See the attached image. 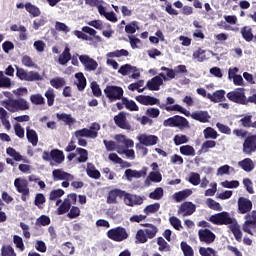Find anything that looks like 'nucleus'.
Here are the masks:
<instances>
[{"label":"nucleus","mask_w":256,"mask_h":256,"mask_svg":"<svg viewBox=\"0 0 256 256\" xmlns=\"http://www.w3.org/2000/svg\"><path fill=\"white\" fill-rule=\"evenodd\" d=\"M238 210L239 215H245V222L242 225V230L248 235H253V231L256 230V210L253 209V202L245 197L238 198Z\"/></svg>","instance_id":"1"},{"label":"nucleus","mask_w":256,"mask_h":256,"mask_svg":"<svg viewBox=\"0 0 256 256\" xmlns=\"http://www.w3.org/2000/svg\"><path fill=\"white\" fill-rule=\"evenodd\" d=\"M136 101L141 105H157L160 109H165V111H178V113H182L185 117H189V110L183 108V106L179 104H175L173 106H167L166 104H161V100L149 95H138L135 97Z\"/></svg>","instance_id":"2"},{"label":"nucleus","mask_w":256,"mask_h":256,"mask_svg":"<svg viewBox=\"0 0 256 256\" xmlns=\"http://www.w3.org/2000/svg\"><path fill=\"white\" fill-rule=\"evenodd\" d=\"M141 227H146L145 229H139L135 235V242L139 244H145L149 239H155L157 233H159V228L151 223L141 224Z\"/></svg>","instance_id":"3"},{"label":"nucleus","mask_w":256,"mask_h":256,"mask_svg":"<svg viewBox=\"0 0 256 256\" xmlns=\"http://www.w3.org/2000/svg\"><path fill=\"white\" fill-rule=\"evenodd\" d=\"M3 107L10 113H17V111H27L29 109V102L25 98H9L3 101Z\"/></svg>","instance_id":"4"},{"label":"nucleus","mask_w":256,"mask_h":256,"mask_svg":"<svg viewBox=\"0 0 256 256\" xmlns=\"http://www.w3.org/2000/svg\"><path fill=\"white\" fill-rule=\"evenodd\" d=\"M107 237L108 239H111V241L121 243L122 241H127V239H129V232H127L125 227L118 226L108 230Z\"/></svg>","instance_id":"5"},{"label":"nucleus","mask_w":256,"mask_h":256,"mask_svg":"<svg viewBox=\"0 0 256 256\" xmlns=\"http://www.w3.org/2000/svg\"><path fill=\"white\" fill-rule=\"evenodd\" d=\"M235 218H231L228 212H220L210 216L208 221L213 223V225H233L235 223Z\"/></svg>","instance_id":"6"},{"label":"nucleus","mask_w":256,"mask_h":256,"mask_svg":"<svg viewBox=\"0 0 256 256\" xmlns=\"http://www.w3.org/2000/svg\"><path fill=\"white\" fill-rule=\"evenodd\" d=\"M164 127H178L179 129L189 128V120L183 116L175 115L163 121Z\"/></svg>","instance_id":"7"},{"label":"nucleus","mask_w":256,"mask_h":256,"mask_svg":"<svg viewBox=\"0 0 256 256\" xmlns=\"http://www.w3.org/2000/svg\"><path fill=\"white\" fill-rule=\"evenodd\" d=\"M16 77L20 79V81H43V76L39 74V72L35 71H25L23 68L16 67Z\"/></svg>","instance_id":"8"},{"label":"nucleus","mask_w":256,"mask_h":256,"mask_svg":"<svg viewBox=\"0 0 256 256\" xmlns=\"http://www.w3.org/2000/svg\"><path fill=\"white\" fill-rule=\"evenodd\" d=\"M227 99L232 103H237L238 105H247V97L245 96L244 88H236L226 94Z\"/></svg>","instance_id":"9"},{"label":"nucleus","mask_w":256,"mask_h":256,"mask_svg":"<svg viewBox=\"0 0 256 256\" xmlns=\"http://www.w3.org/2000/svg\"><path fill=\"white\" fill-rule=\"evenodd\" d=\"M104 93L110 101H121L123 99V88L119 86L108 85L104 89Z\"/></svg>","instance_id":"10"},{"label":"nucleus","mask_w":256,"mask_h":256,"mask_svg":"<svg viewBox=\"0 0 256 256\" xmlns=\"http://www.w3.org/2000/svg\"><path fill=\"white\" fill-rule=\"evenodd\" d=\"M14 187L16 191L21 193L22 201H27V197H29V182L25 178H16L14 180Z\"/></svg>","instance_id":"11"},{"label":"nucleus","mask_w":256,"mask_h":256,"mask_svg":"<svg viewBox=\"0 0 256 256\" xmlns=\"http://www.w3.org/2000/svg\"><path fill=\"white\" fill-rule=\"evenodd\" d=\"M242 151L244 155H253V153H256V134L249 135L245 138Z\"/></svg>","instance_id":"12"},{"label":"nucleus","mask_w":256,"mask_h":256,"mask_svg":"<svg viewBox=\"0 0 256 256\" xmlns=\"http://www.w3.org/2000/svg\"><path fill=\"white\" fill-rule=\"evenodd\" d=\"M125 190L115 188L108 192L106 202L108 205H117L119 201L117 199H125Z\"/></svg>","instance_id":"13"},{"label":"nucleus","mask_w":256,"mask_h":256,"mask_svg":"<svg viewBox=\"0 0 256 256\" xmlns=\"http://www.w3.org/2000/svg\"><path fill=\"white\" fill-rule=\"evenodd\" d=\"M163 80L167 81V76L165 73H160L159 76H155L149 80L146 84V87L149 89V91H159L161 85H163Z\"/></svg>","instance_id":"14"},{"label":"nucleus","mask_w":256,"mask_h":256,"mask_svg":"<svg viewBox=\"0 0 256 256\" xmlns=\"http://www.w3.org/2000/svg\"><path fill=\"white\" fill-rule=\"evenodd\" d=\"M79 61L82 63L86 71H96L99 67V64L95 59L89 57V55H80Z\"/></svg>","instance_id":"15"},{"label":"nucleus","mask_w":256,"mask_h":256,"mask_svg":"<svg viewBox=\"0 0 256 256\" xmlns=\"http://www.w3.org/2000/svg\"><path fill=\"white\" fill-rule=\"evenodd\" d=\"M198 236L201 243H205L206 245H211V243H213L216 238L215 233L207 228L200 229L198 231Z\"/></svg>","instance_id":"16"},{"label":"nucleus","mask_w":256,"mask_h":256,"mask_svg":"<svg viewBox=\"0 0 256 256\" xmlns=\"http://www.w3.org/2000/svg\"><path fill=\"white\" fill-rule=\"evenodd\" d=\"M124 203L128 207H135V205H143V198L139 195L131 194L126 191L124 194Z\"/></svg>","instance_id":"17"},{"label":"nucleus","mask_w":256,"mask_h":256,"mask_svg":"<svg viewBox=\"0 0 256 256\" xmlns=\"http://www.w3.org/2000/svg\"><path fill=\"white\" fill-rule=\"evenodd\" d=\"M148 168L143 167L140 171L127 169L124 172V175L127 181H132V179H141V177H145L147 175Z\"/></svg>","instance_id":"18"},{"label":"nucleus","mask_w":256,"mask_h":256,"mask_svg":"<svg viewBox=\"0 0 256 256\" xmlns=\"http://www.w3.org/2000/svg\"><path fill=\"white\" fill-rule=\"evenodd\" d=\"M114 122L117 127L120 129H125L126 131H131V124L127 122V115L125 112H120L116 116H114Z\"/></svg>","instance_id":"19"},{"label":"nucleus","mask_w":256,"mask_h":256,"mask_svg":"<svg viewBox=\"0 0 256 256\" xmlns=\"http://www.w3.org/2000/svg\"><path fill=\"white\" fill-rule=\"evenodd\" d=\"M53 181H73L74 177L70 173L63 171L62 169H55L52 171Z\"/></svg>","instance_id":"20"},{"label":"nucleus","mask_w":256,"mask_h":256,"mask_svg":"<svg viewBox=\"0 0 256 256\" xmlns=\"http://www.w3.org/2000/svg\"><path fill=\"white\" fill-rule=\"evenodd\" d=\"M139 141L141 145H145L146 147H152L153 145H157L159 142V137L156 135H147V134H142L139 136Z\"/></svg>","instance_id":"21"},{"label":"nucleus","mask_w":256,"mask_h":256,"mask_svg":"<svg viewBox=\"0 0 256 256\" xmlns=\"http://www.w3.org/2000/svg\"><path fill=\"white\" fill-rule=\"evenodd\" d=\"M160 71H165L166 76L168 77V79H175V73H187V66L178 65L176 70H173L172 68L162 66L160 68Z\"/></svg>","instance_id":"22"},{"label":"nucleus","mask_w":256,"mask_h":256,"mask_svg":"<svg viewBox=\"0 0 256 256\" xmlns=\"http://www.w3.org/2000/svg\"><path fill=\"white\" fill-rule=\"evenodd\" d=\"M188 117H191L194 121H199V123H209V120L211 119V116L207 111H196L192 114L189 112Z\"/></svg>","instance_id":"23"},{"label":"nucleus","mask_w":256,"mask_h":256,"mask_svg":"<svg viewBox=\"0 0 256 256\" xmlns=\"http://www.w3.org/2000/svg\"><path fill=\"white\" fill-rule=\"evenodd\" d=\"M195 211V204L193 202H184L181 204L178 213H183V217H189Z\"/></svg>","instance_id":"24"},{"label":"nucleus","mask_w":256,"mask_h":256,"mask_svg":"<svg viewBox=\"0 0 256 256\" xmlns=\"http://www.w3.org/2000/svg\"><path fill=\"white\" fill-rule=\"evenodd\" d=\"M207 99H210L212 103H221L225 101V90H217L213 94L208 93Z\"/></svg>","instance_id":"25"},{"label":"nucleus","mask_w":256,"mask_h":256,"mask_svg":"<svg viewBox=\"0 0 256 256\" xmlns=\"http://www.w3.org/2000/svg\"><path fill=\"white\" fill-rule=\"evenodd\" d=\"M229 229L233 233L236 241H238V243H241L243 239V232H241V226H239L237 220H235V222L229 226Z\"/></svg>","instance_id":"26"},{"label":"nucleus","mask_w":256,"mask_h":256,"mask_svg":"<svg viewBox=\"0 0 256 256\" xmlns=\"http://www.w3.org/2000/svg\"><path fill=\"white\" fill-rule=\"evenodd\" d=\"M86 173L90 179H101V172L97 170L93 163H87Z\"/></svg>","instance_id":"27"},{"label":"nucleus","mask_w":256,"mask_h":256,"mask_svg":"<svg viewBox=\"0 0 256 256\" xmlns=\"http://www.w3.org/2000/svg\"><path fill=\"white\" fill-rule=\"evenodd\" d=\"M239 167L243 169V171H246V173H251L255 169V164L253 163V160L251 158H245L238 162Z\"/></svg>","instance_id":"28"},{"label":"nucleus","mask_w":256,"mask_h":256,"mask_svg":"<svg viewBox=\"0 0 256 256\" xmlns=\"http://www.w3.org/2000/svg\"><path fill=\"white\" fill-rule=\"evenodd\" d=\"M51 160L56 163V165H61L65 161V154L59 149L51 150Z\"/></svg>","instance_id":"29"},{"label":"nucleus","mask_w":256,"mask_h":256,"mask_svg":"<svg viewBox=\"0 0 256 256\" xmlns=\"http://www.w3.org/2000/svg\"><path fill=\"white\" fill-rule=\"evenodd\" d=\"M99 129H101V125H99V123H92V125L90 126V129L86 128V137H88L89 139H97L98 135H99Z\"/></svg>","instance_id":"30"},{"label":"nucleus","mask_w":256,"mask_h":256,"mask_svg":"<svg viewBox=\"0 0 256 256\" xmlns=\"http://www.w3.org/2000/svg\"><path fill=\"white\" fill-rule=\"evenodd\" d=\"M192 57L195 61H198V63H203L204 61H207V50L199 47L193 52Z\"/></svg>","instance_id":"31"},{"label":"nucleus","mask_w":256,"mask_h":256,"mask_svg":"<svg viewBox=\"0 0 256 256\" xmlns=\"http://www.w3.org/2000/svg\"><path fill=\"white\" fill-rule=\"evenodd\" d=\"M75 78L77 79L76 86L78 91H85V87H87V78L82 72H78L75 74Z\"/></svg>","instance_id":"32"},{"label":"nucleus","mask_w":256,"mask_h":256,"mask_svg":"<svg viewBox=\"0 0 256 256\" xmlns=\"http://www.w3.org/2000/svg\"><path fill=\"white\" fill-rule=\"evenodd\" d=\"M217 147V142L214 140H206L202 143L201 148L198 150V155L202 153H209V149H215Z\"/></svg>","instance_id":"33"},{"label":"nucleus","mask_w":256,"mask_h":256,"mask_svg":"<svg viewBox=\"0 0 256 256\" xmlns=\"http://www.w3.org/2000/svg\"><path fill=\"white\" fill-rule=\"evenodd\" d=\"M69 61H71V49L65 47L64 51L58 57V63L59 65H67Z\"/></svg>","instance_id":"34"},{"label":"nucleus","mask_w":256,"mask_h":256,"mask_svg":"<svg viewBox=\"0 0 256 256\" xmlns=\"http://www.w3.org/2000/svg\"><path fill=\"white\" fill-rule=\"evenodd\" d=\"M26 137L29 143L33 145V147H37V143H39V136L37 135V132L35 130L27 128Z\"/></svg>","instance_id":"35"},{"label":"nucleus","mask_w":256,"mask_h":256,"mask_svg":"<svg viewBox=\"0 0 256 256\" xmlns=\"http://www.w3.org/2000/svg\"><path fill=\"white\" fill-rule=\"evenodd\" d=\"M6 153L7 155H9V157H12V159H14V161H23L24 163H27V159L23 158V155H21V153L17 152V150H15V148L13 147H8L6 149Z\"/></svg>","instance_id":"36"},{"label":"nucleus","mask_w":256,"mask_h":256,"mask_svg":"<svg viewBox=\"0 0 256 256\" xmlns=\"http://www.w3.org/2000/svg\"><path fill=\"white\" fill-rule=\"evenodd\" d=\"M122 104L128 111H139V106L137 103H135L133 100H129L127 97L122 98Z\"/></svg>","instance_id":"37"},{"label":"nucleus","mask_w":256,"mask_h":256,"mask_svg":"<svg viewBox=\"0 0 256 256\" xmlns=\"http://www.w3.org/2000/svg\"><path fill=\"white\" fill-rule=\"evenodd\" d=\"M66 83L67 82L65 81V78H63V77H55L50 80V85L54 89H61V88L65 87Z\"/></svg>","instance_id":"38"},{"label":"nucleus","mask_w":256,"mask_h":256,"mask_svg":"<svg viewBox=\"0 0 256 256\" xmlns=\"http://www.w3.org/2000/svg\"><path fill=\"white\" fill-rule=\"evenodd\" d=\"M71 209V203L68 199H64L63 203L57 208V215H65V213H69Z\"/></svg>","instance_id":"39"},{"label":"nucleus","mask_w":256,"mask_h":256,"mask_svg":"<svg viewBox=\"0 0 256 256\" xmlns=\"http://www.w3.org/2000/svg\"><path fill=\"white\" fill-rule=\"evenodd\" d=\"M25 9L29 14L32 15V17H39V15H41V10L39 7L31 4V2H27L25 4Z\"/></svg>","instance_id":"40"},{"label":"nucleus","mask_w":256,"mask_h":256,"mask_svg":"<svg viewBox=\"0 0 256 256\" xmlns=\"http://www.w3.org/2000/svg\"><path fill=\"white\" fill-rule=\"evenodd\" d=\"M106 57H108L109 59H113V58H119V57H129V51L125 50V49H121V50H115L113 52H108L106 54Z\"/></svg>","instance_id":"41"},{"label":"nucleus","mask_w":256,"mask_h":256,"mask_svg":"<svg viewBox=\"0 0 256 256\" xmlns=\"http://www.w3.org/2000/svg\"><path fill=\"white\" fill-rule=\"evenodd\" d=\"M189 195H191V190L186 189L183 191L176 192L174 194V199H175L176 203H181V201H185V199H187V197H189Z\"/></svg>","instance_id":"42"},{"label":"nucleus","mask_w":256,"mask_h":256,"mask_svg":"<svg viewBox=\"0 0 256 256\" xmlns=\"http://www.w3.org/2000/svg\"><path fill=\"white\" fill-rule=\"evenodd\" d=\"M180 249L183 252L184 256H195V251H193V247H191L187 242L182 241L180 243Z\"/></svg>","instance_id":"43"},{"label":"nucleus","mask_w":256,"mask_h":256,"mask_svg":"<svg viewBox=\"0 0 256 256\" xmlns=\"http://www.w3.org/2000/svg\"><path fill=\"white\" fill-rule=\"evenodd\" d=\"M180 153L186 157H195V148L191 145H183L180 147Z\"/></svg>","instance_id":"44"},{"label":"nucleus","mask_w":256,"mask_h":256,"mask_svg":"<svg viewBox=\"0 0 256 256\" xmlns=\"http://www.w3.org/2000/svg\"><path fill=\"white\" fill-rule=\"evenodd\" d=\"M76 152L80 155L78 157V163H87L89 159V152L85 148H76Z\"/></svg>","instance_id":"45"},{"label":"nucleus","mask_w":256,"mask_h":256,"mask_svg":"<svg viewBox=\"0 0 256 256\" xmlns=\"http://www.w3.org/2000/svg\"><path fill=\"white\" fill-rule=\"evenodd\" d=\"M241 35L243 39H245V41H247L248 43L253 41V30L248 26H244L241 29Z\"/></svg>","instance_id":"46"},{"label":"nucleus","mask_w":256,"mask_h":256,"mask_svg":"<svg viewBox=\"0 0 256 256\" xmlns=\"http://www.w3.org/2000/svg\"><path fill=\"white\" fill-rule=\"evenodd\" d=\"M253 120L252 115H244L242 118L238 121L241 127H244V129H251V121Z\"/></svg>","instance_id":"47"},{"label":"nucleus","mask_w":256,"mask_h":256,"mask_svg":"<svg viewBox=\"0 0 256 256\" xmlns=\"http://www.w3.org/2000/svg\"><path fill=\"white\" fill-rule=\"evenodd\" d=\"M159 209H161V204L156 202L154 204H150V205L146 206L144 208V213H145V215L147 217V215H151L153 213H157V211H159Z\"/></svg>","instance_id":"48"},{"label":"nucleus","mask_w":256,"mask_h":256,"mask_svg":"<svg viewBox=\"0 0 256 256\" xmlns=\"http://www.w3.org/2000/svg\"><path fill=\"white\" fill-rule=\"evenodd\" d=\"M82 31H83V33H87L91 37H94L95 41H97L98 43H101V36L97 35V30H95L89 26H84V27H82Z\"/></svg>","instance_id":"49"},{"label":"nucleus","mask_w":256,"mask_h":256,"mask_svg":"<svg viewBox=\"0 0 256 256\" xmlns=\"http://www.w3.org/2000/svg\"><path fill=\"white\" fill-rule=\"evenodd\" d=\"M203 135L205 139H217V137H219L217 131L211 127L205 128L203 130Z\"/></svg>","instance_id":"50"},{"label":"nucleus","mask_w":256,"mask_h":256,"mask_svg":"<svg viewBox=\"0 0 256 256\" xmlns=\"http://www.w3.org/2000/svg\"><path fill=\"white\" fill-rule=\"evenodd\" d=\"M47 199L43 193H38L34 199V205L38 207V209H43V205H45Z\"/></svg>","instance_id":"51"},{"label":"nucleus","mask_w":256,"mask_h":256,"mask_svg":"<svg viewBox=\"0 0 256 256\" xmlns=\"http://www.w3.org/2000/svg\"><path fill=\"white\" fill-rule=\"evenodd\" d=\"M57 120L58 121H64V123H66V125H71V123H75V119H73V117L71 116V114H56Z\"/></svg>","instance_id":"52"},{"label":"nucleus","mask_w":256,"mask_h":256,"mask_svg":"<svg viewBox=\"0 0 256 256\" xmlns=\"http://www.w3.org/2000/svg\"><path fill=\"white\" fill-rule=\"evenodd\" d=\"M45 97L47 99V105L48 107H53L54 103H55V90H53V88H49L46 92H45Z\"/></svg>","instance_id":"53"},{"label":"nucleus","mask_w":256,"mask_h":256,"mask_svg":"<svg viewBox=\"0 0 256 256\" xmlns=\"http://www.w3.org/2000/svg\"><path fill=\"white\" fill-rule=\"evenodd\" d=\"M30 101L32 105H45V98L41 94H32Z\"/></svg>","instance_id":"54"},{"label":"nucleus","mask_w":256,"mask_h":256,"mask_svg":"<svg viewBox=\"0 0 256 256\" xmlns=\"http://www.w3.org/2000/svg\"><path fill=\"white\" fill-rule=\"evenodd\" d=\"M1 256H17V253L11 245H3L1 248Z\"/></svg>","instance_id":"55"},{"label":"nucleus","mask_w":256,"mask_h":256,"mask_svg":"<svg viewBox=\"0 0 256 256\" xmlns=\"http://www.w3.org/2000/svg\"><path fill=\"white\" fill-rule=\"evenodd\" d=\"M148 179H150L152 183H161V181H163V176L160 171H152L149 173Z\"/></svg>","instance_id":"56"},{"label":"nucleus","mask_w":256,"mask_h":256,"mask_svg":"<svg viewBox=\"0 0 256 256\" xmlns=\"http://www.w3.org/2000/svg\"><path fill=\"white\" fill-rule=\"evenodd\" d=\"M36 225L47 227V225H51V218H49L47 215H41L37 218Z\"/></svg>","instance_id":"57"},{"label":"nucleus","mask_w":256,"mask_h":256,"mask_svg":"<svg viewBox=\"0 0 256 256\" xmlns=\"http://www.w3.org/2000/svg\"><path fill=\"white\" fill-rule=\"evenodd\" d=\"M137 29H139L137 21H132L125 26V32L128 33V35H133L134 33H137Z\"/></svg>","instance_id":"58"},{"label":"nucleus","mask_w":256,"mask_h":256,"mask_svg":"<svg viewBox=\"0 0 256 256\" xmlns=\"http://www.w3.org/2000/svg\"><path fill=\"white\" fill-rule=\"evenodd\" d=\"M199 253L201 256H217V251L215 249L208 247H200L199 248Z\"/></svg>","instance_id":"59"},{"label":"nucleus","mask_w":256,"mask_h":256,"mask_svg":"<svg viewBox=\"0 0 256 256\" xmlns=\"http://www.w3.org/2000/svg\"><path fill=\"white\" fill-rule=\"evenodd\" d=\"M173 141L176 146H179V145H184V143H189V138H187V136L183 134L181 135L177 134L174 136Z\"/></svg>","instance_id":"60"},{"label":"nucleus","mask_w":256,"mask_h":256,"mask_svg":"<svg viewBox=\"0 0 256 256\" xmlns=\"http://www.w3.org/2000/svg\"><path fill=\"white\" fill-rule=\"evenodd\" d=\"M163 197V188L158 187L153 192L149 194V198L154 201H159Z\"/></svg>","instance_id":"61"},{"label":"nucleus","mask_w":256,"mask_h":256,"mask_svg":"<svg viewBox=\"0 0 256 256\" xmlns=\"http://www.w3.org/2000/svg\"><path fill=\"white\" fill-rule=\"evenodd\" d=\"M13 243L16 245V249H19L20 251H25V244L23 243V238L19 235L13 236Z\"/></svg>","instance_id":"62"},{"label":"nucleus","mask_w":256,"mask_h":256,"mask_svg":"<svg viewBox=\"0 0 256 256\" xmlns=\"http://www.w3.org/2000/svg\"><path fill=\"white\" fill-rule=\"evenodd\" d=\"M157 245L159 246L158 251H169V243L161 236L157 238Z\"/></svg>","instance_id":"63"},{"label":"nucleus","mask_w":256,"mask_h":256,"mask_svg":"<svg viewBox=\"0 0 256 256\" xmlns=\"http://www.w3.org/2000/svg\"><path fill=\"white\" fill-rule=\"evenodd\" d=\"M169 223L176 229V231H181L183 229V226L181 225V220L175 216H172L169 218Z\"/></svg>","instance_id":"64"}]
</instances>
